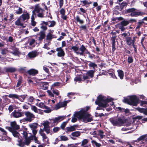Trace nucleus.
I'll use <instances>...</instances> for the list:
<instances>
[{
	"label": "nucleus",
	"instance_id": "obj_11",
	"mask_svg": "<svg viewBox=\"0 0 147 147\" xmlns=\"http://www.w3.org/2000/svg\"><path fill=\"white\" fill-rule=\"evenodd\" d=\"M29 126L32 130L33 135H36L37 131L36 129L37 127L38 124L36 123L30 124Z\"/></svg>",
	"mask_w": 147,
	"mask_h": 147
},
{
	"label": "nucleus",
	"instance_id": "obj_38",
	"mask_svg": "<svg viewBox=\"0 0 147 147\" xmlns=\"http://www.w3.org/2000/svg\"><path fill=\"white\" fill-rule=\"evenodd\" d=\"M98 135L102 139L105 136L104 134V132L102 130H98Z\"/></svg>",
	"mask_w": 147,
	"mask_h": 147
},
{
	"label": "nucleus",
	"instance_id": "obj_4",
	"mask_svg": "<svg viewBox=\"0 0 147 147\" xmlns=\"http://www.w3.org/2000/svg\"><path fill=\"white\" fill-rule=\"evenodd\" d=\"M110 121L114 126H121L126 122V119H123L120 117L117 118H111Z\"/></svg>",
	"mask_w": 147,
	"mask_h": 147
},
{
	"label": "nucleus",
	"instance_id": "obj_13",
	"mask_svg": "<svg viewBox=\"0 0 147 147\" xmlns=\"http://www.w3.org/2000/svg\"><path fill=\"white\" fill-rule=\"evenodd\" d=\"M42 125L44 126V128L43 129H40L39 132L42 137L43 139H45L46 138L45 134L44 132V131H46V122L44 121Z\"/></svg>",
	"mask_w": 147,
	"mask_h": 147
},
{
	"label": "nucleus",
	"instance_id": "obj_19",
	"mask_svg": "<svg viewBox=\"0 0 147 147\" xmlns=\"http://www.w3.org/2000/svg\"><path fill=\"white\" fill-rule=\"evenodd\" d=\"M87 62L89 63L88 65L90 69H93L95 70V69L97 67V65L94 62L90 61H86Z\"/></svg>",
	"mask_w": 147,
	"mask_h": 147
},
{
	"label": "nucleus",
	"instance_id": "obj_10",
	"mask_svg": "<svg viewBox=\"0 0 147 147\" xmlns=\"http://www.w3.org/2000/svg\"><path fill=\"white\" fill-rule=\"evenodd\" d=\"M34 11V12L36 11L38 13L37 15L38 17L42 18L44 17L45 11L40 7L39 4H37L35 6V9ZM34 13H35V12Z\"/></svg>",
	"mask_w": 147,
	"mask_h": 147
},
{
	"label": "nucleus",
	"instance_id": "obj_48",
	"mask_svg": "<svg viewBox=\"0 0 147 147\" xmlns=\"http://www.w3.org/2000/svg\"><path fill=\"white\" fill-rule=\"evenodd\" d=\"M26 96V95H25L18 96V99L21 102H23L24 100L25 99Z\"/></svg>",
	"mask_w": 147,
	"mask_h": 147
},
{
	"label": "nucleus",
	"instance_id": "obj_61",
	"mask_svg": "<svg viewBox=\"0 0 147 147\" xmlns=\"http://www.w3.org/2000/svg\"><path fill=\"white\" fill-rule=\"evenodd\" d=\"M31 109L36 113H38V110L37 107L34 106L32 105L31 106Z\"/></svg>",
	"mask_w": 147,
	"mask_h": 147
},
{
	"label": "nucleus",
	"instance_id": "obj_18",
	"mask_svg": "<svg viewBox=\"0 0 147 147\" xmlns=\"http://www.w3.org/2000/svg\"><path fill=\"white\" fill-rule=\"evenodd\" d=\"M80 50L81 52H79V54L83 55L84 54V52H87L88 50L83 45H82L80 48Z\"/></svg>",
	"mask_w": 147,
	"mask_h": 147
},
{
	"label": "nucleus",
	"instance_id": "obj_21",
	"mask_svg": "<svg viewBox=\"0 0 147 147\" xmlns=\"http://www.w3.org/2000/svg\"><path fill=\"white\" fill-rule=\"evenodd\" d=\"M125 41L127 45L129 46H131L133 44V42H135V39L132 40L131 37H129L127 38H126Z\"/></svg>",
	"mask_w": 147,
	"mask_h": 147
},
{
	"label": "nucleus",
	"instance_id": "obj_9",
	"mask_svg": "<svg viewBox=\"0 0 147 147\" xmlns=\"http://www.w3.org/2000/svg\"><path fill=\"white\" fill-rule=\"evenodd\" d=\"M129 23V22L128 20H124L118 24V26L119 28L121 31H124L126 29L125 26L128 25Z\"/></svg>",
	"mask_w": 147,
	"mask_h": 147
},
{
	"label": "nucleus",
	"instance_id": "obj_6",
	"mask_svg": "<svg viewBox=\"0 0 147 147\" xmlns=\"http://www.w3.org/2000/svg\"><path fill=\"white\" fill-rule=\"evenodd\" d=\"M136 9L134 8H129L125 10V13H131L129 16L131 17H138L142 15V13L136 11Z\"/></svg>",
	"mask_w": 147,
	"mask_h": 147
},
{
	"label": "nucleus",
	"instance_id": "obj_60",
	"mask_svg": "<svg viewBox=\"0 0 147 147\" xmlns=\"http://www.w3.org/2000/svg\"><path fill=\"white\" fill-rule=\"evenodd\" d=\"M109 75L113 78L115 79H117V78L116 76H115V73L113 72H109Z\"/></svg>",
	"mask_w": 147,
	"mask_h": 147
},
{
	"label": "nucleus",
	"instance_id": "obj_22",
	"mask_svg": "<svg viewBox=\"0 0 147 147\" xmlns=\"http://www.w3.org/2000/svg\"><path fill=\"white\" fill-rule=\"evenodd\" d=\"M76 125H74L73 126H71L70 127H67L66 128V132L67 133L68 132H71L76 130Z\"/></svg>",
	"mask_w": 147,
	"mask_h": 147
},
{
	"label": "nucleus",
	"instance_id": "obj_62",
	"mask_svg": "<svg viewBox=\"0 0 147 147\" xmlns=\"http://www.w3.org/2000/svg\"><path fill=\"white\" fill-rule=\"evenodd\" d=\"M135 42H133V44L131 45L133 47L134 49V52L136 53H137V46L135 45L134 44Z\"/></svg>",
	"mask_w": 147,
	"mask_h": 147
},
{
	"label": "nucleus",
	"instance_id": "obj_27",
	"mask_svg": "<svg viewBox=\"0 0 147 147\" xmlns=\"http://www.w3.org/2000/svg\"><path fill=\"white\" fill-rule=\"evenodd\" d=\"M40 36L38 37V40L41 41L45 37V34L44 31H40L39 34Z\"/></svg>",
	"mask_w": 147,
	"mask_h": 147
},
{
	"label": "nucleus",
	"instance_id": "obj_3",
	"mask_svg": "<svg viewBox=\"0 0 147 147\" xmlns=\"http://www.w3.org/2000/svg\"><path fill=\"white\" fill-rule=\"evenodd\" d=\"M129 98H124L123 100L124 102L130 105L136 106L138 103L139 99L136 95H131L128 96Z\"/></svg>",
	"mask_w": 147,
	"mask_h": 147
},
{
	"label": "nucleus",
	"instance_id": "obj_64",
	"mask_svg": "<svg viewBox=\"0 0 147 147\" xmlns=\"http://www.w3.org/2000/svg\"><path fill=\"white\" fill-rule=\"evenodd\" d=\"M34 99V98L31 96H30L27 99L28 101L30 102H32L33 101Z\"/></svg>",
	"mask_w": 147,
	"mask_h": 147
},
{
	"label": "nucleus",
	"instance_id": "obj_35",
	"mask_svg": "<svg viewBox=\"0 0 147 147\" xmlns=\"http://www.w3.org/2000/svg\"><path fill=\"white\" fill-rule=\"evenodd\" d=\"M79 49V48L78 47L74 46H72L71 48H70V49H73V51H74L77 54H79V51H78Z\"/></svg>",
	"mask_w": 147,
	"mask_h": 147
},
{
	"label": "nucleus",
	"instance_id": "obj_53",
	"mask_svg": "<svg viewBox=\"0 0 147 147\" xmlns=\"http://www.w3.org/2000/svg\"><path fill=\"white\" fill-rule=\"evenodd\" d=\"M21 19H18L15 22V24L17 26H22L23 24L21 23L20 20H21Z\"/></svg>",
	"mask_w": 147,
	"mask_h": 147
},
{
	"label": "nucleus",
	"instance_id": "obj_43",
	"mask_svg": "<svg viewBox=\"0 0 147 147\" xmlns=\"http://www.w3.org/2000/svg\"><path fill=\"white\" fill-rule=\"evenodd\" d=\"M82 75H79L75 77L74 79V80L76 82H80L82 81Z\"/></svg>",
	"mask_w": 147,
	"mask_h": 147
},
{
	"label": "nucleus",
	"instance_id": "obj_2",
	"mask_svg": "<svg viewBox=\"0 0 147 147\" xmlns=\"http://www.w3.org/2000/svg\"><path fill=\"white\" fill-rule=\"evenodd\" d=\"M91 116L90 114L86 113L83 109L75 112L74 115V117H77L80 119H82L84 121L87 120L88 122H90L93 120L92 117H90Z\"/></svg>",
	"mask_w": 147,
	"mask_h": 147
},
{
	"label": "nucleus",
	"instance_id": "obj_57",
	"mask_svg": "<svg viewBox=\"0 0 147 147\" xmlns=\"http://www.w3.org/2000/svg\"><path fill=\"white\" fill-rule=\"evenodd\" d=\"M127 5V4L126 2H122L120 6L121 10H122L125 6H126Z\"/></svg>",
	"mask_w": 147,
	"mask_h": 147
},
{
	"label": "nucleus",
	"instance_id": "obj_5",
	"mask_svg": "<svg viewBox=\"0 0 147 147\" xmlns=\"http://www.w3.org/2000/svg\"><path fill=\"white\" fill-rule=\"evenodd\" d=\"M21 134L23 136V137L25 140V144L28 145L30 142L31 140H33L34 141L37 140V138L35 136L36 135H33V136H30L28 137V133L26 131H22Z\"/></svg>",
	"mask_w": 147,
	"mask_h": 147
},
{
	"label": "nucleus",
	"instance_id": "obj_25",
	"mask_svg": "<svg viewBox=\"0 0 147 147\" xmlns=\"http://www.w3.org/2000/svg\"><path fill=\"white\" fill-rule=\"evenodd\" d=\"M9 131L11 132L13 136L16 138L19 137V136L20 135L19 133L16 130L12 129L10 127L9 128Z\"/></svg>",
	"mask_w": 147,
	"mask_h": 147
},
{
	"label": "nucleus",
	"instance_id": "obj_59",
	"mask_svg": "<svg viewBox=\"0 0 147 147\" xmlns=\"http://www.w3.org/2000/svg\"><path fill=\"white\" fill-rule=\"evenodd\" d=\"M91 143L92 144H94L96 147H100L101 146L100 144L97 143L96 141L94 140H92L91 141Z\"/></svg>",
	"mask_w": 147,
	"mask_h": 147
},
{
	"label": "nucleus",
	"instance_id": "obj_16",
	"mask_svg": "<svg viewBox=\"0 0 147 147\" xmlns=\"http://www.w3.org/2000/svg\"><path fill=\"white\" fill-rule=\"evenodd\" d=\"M59 12L61 15V18L63 19L64 20H66L68 17L67 15H65V9L63 8L61 9L59 11Z\"/></svg>",
	"mask_w": 147,
	"mask_h": 147
},
{
	"label": "nucleus",
	"instance_id": "obj_1",
	"mask_svg": "<svg viewBox=\"0 0 147 147\" xmlns=\"http://www.w3.org/2000/svg\"><path fill=\"white\" fill-rule=\"evenodd\" d=\"M113 99L112 98H108L105 97V96L102 95H99L97 97V100L95 102L96 105H98V107L96 108L97 110L102 109L105 110L102 108H106L107 107L109 102H111Z\"/></svg>",
	"mask_w": 147,
	"mask_h": 147
},
{
	"label": "nucleus",
	"instance_id": "obj_28",
	"mask_svg": "<svg viewBox=\"0 0 147 147\" xmlns=\"http://www.w3.org/2000/svg\"><path fill=\"white\" fill-rule=\"evenodd\" d=\"M95 72V70H91L87 71L86 73V75L88 77H90V78H92L94 77V74Z\"/></svg>",
	"mask_w": 147,
	"mask_h": 147
},
{
	"label": "nucleus",
	"instance_id": "obj_7",
	"mask_svg": "<svg viewBox=\"0 0 147 147\" xmlns=\"http://www.w3.org/2000/svg\"><path fill=\"white\" fill-rule=\"evenodd\" d=\"M7 51H9L13 55L16 56L18 55L19 54L18 49L15 47H11L9 51H7L5 49H3L1 51V54L3 55H5Z\"/></svg>",
	"mask_w": 147,
	"mask_h": 147
},
{
	"label": "nucleus",
	"instance_id": "obj_50",
	"mask_svg": "<svg viewBox=\"0 0 147 147\" xmlns=\"http://www.w3.org/2000/svg\"><path fill=\"white\" fill-rule=\"evenodd\" d=\"M61 83L59 82H55L53 84L51 85L50 86V88L51 90H52V89L54 88L53 87L56 86H59L60 85Z\"/></svg>",
	"mask_w": 147,
	"mask_h": 147
},
{
	"label": "nucleus",
	"instance_id": "obj_58",
	"mask_svg": "<svg viewBox=\"0 0 147 147\" xmlns=\"http://www.w3.org/2000/svg\"><path fill=\"white\" fill-rule=\"evenodd\" d=\"M17 8L18 9H17L16 10V13L17 14H20L22 13V8L20 7H17Z\"/></svg>",
	"mask_w": 147,
	"mask_h": 147
},
{
	"label": "nucleus",
	"instance_id": "obj_12",
	"mask_svg": "<svg viewBox=\"0 0 147 147\" xmlns=\"http://www.w3.org/2000/svg\"><path fill=\"white\" fill-rule=\"evenodd\" d=\"M35 39L32 38H29L27 43V45L30 48H32L35 46Z\"/></svg>",
	"mask_w": 147,
	"mask_h": 147
},
{
	"label": "nucleus",
	"instance_id": "obj_26",
	"mask_svg": "<svg viewBox=\"0 0 147 147\" xmlns=\"http://www.w3.org/2000/svg\"><path fill=\"white\" fill-rule=\"evenodd\" d=\"M30 18L29 14L28 13L23 14L20 17V19H22L23 21H25L28 20Z\"/></svg>",
	"mask_w": 147,
	"mask_h": 147
},
{
	"label": "nucleus",
	"instance_id": "obj_29",
	"mask_svg": "<svg viewBox=\"0 0 147 147\" xmlns=\"http://www.w3.org/2000/svg\"><path fill=\"white\" fill-rule=\"evenodd\" d=\"M33 14L31 16V25L33 26H35L36 24V22L34 21V16L35 15L34 11H32Z\"/></svg>",
	"mask_w": 147,
	"mask_h": 147
},
{
	"label": "nucleus",
	"instance_id": "obj_44",
	"mask_svg": "<svg viewBox=\"0 0 147 147\" xmlns=\"http://www.w3.org/2000/svg\"><path fill=\"white\" fill-rule=\"evenodd\" d=\"M80 134L81 133L80 131H77L72 132L71 134V135L74 137H78L80 135Z\"/></svg>",
	"mask_w": 147,
	"mask_h": 147
},
{
	"label": "nucleus",
	"instance_id": "obj_24",
	"mask_svg": "<svg viewBox=\"0 0 147 147\" xmlns=\"http://www.w3.org/2000/svg\"><path fill=\"white\" fill-rule=\"evenodd\" d=\"M11 128H10L12 129L17 130L20 128L19 125L17 124L16 121L11 122Z\"/></svg>",
	"mask_w": 147,
	"mask_h": 147
},
{
	"label": "nucleus",
	"instance_id": "obj_39",
	"mask_svg": "<svg viewBox=\"0 0 147 147\" xmlns=\"http://www.w3.org/2000/svg\"><path fill=\"white\" fill-rule=\"evenodd\" d=\"M139 21L138 22V24L136 28V30H137L140 29V27L142 26L143 24L144 23V21H141V20H139Z\"/></svg>",
	"mask_w": 147,
	"mask_h": 147
},
{
	"label": "nucleus",
	"instance_id": "obj_54",
	"mask_svg": "<svg viewBox=\"0 0 147 147\" xmlns=\"http://www.w3.org/2000/svg\"><path fill=\"white\" fill-rule=\"evenodd\" d=\"M60 137L61 141H66L69 140L67 137L64 136H61Z\"/></svg>",
	"mask_w": 147,
	"mask_h": 147
},
{
	"label": "nucleus",
	"instance_id": "obj_40",
	"mask_svg": "<svg viewBox=\"0 0 147 147\" xmlns=\"http://www.w3.org/2000/svg\"><path fill=\"white\" fill-rule=\"evenodd\" d=\"M36 105L41 108L46 109V106L45 104L43 102L37 103L36 104Z\"/></svg>",
	"mask_w": 147,
	"mask_h": 147
},
{
	"label": "nucleus",
	"instance_id": "obj_20",
	"mask_svg": "<svg viewBox=\"0 0 147 147\" xmlns=\"http://www.w3.org/2000/svg\"><path fill=\"white\" fill-rule=\"evenodd\" d=\"M13 116L15 118H19L22 116V114L21 112L16 111H14L12 113Z\"/></svg>",
	"mask_w": 147,
	"mask_h": 147
},
{
	"label": "nucleus",
	"instance_id": "obj_36",
	"mask_svg": "<svg viewBox=\"0 0 147 147\" xmlns=\"http://www.w3.org/2000/svg\"><path fill=\"white\" fill-rule=\"evenodd\" d=\"M79 11H77V13L78 14H82L83 15V13H86L87 12V10H85L83 8H80L79 9Z\"/></svg>",
	"mask_w": 147,
	"mask_h": 147
},
{
	"label": "nucleus",
	"instance_id": "obj_17",
	"mask_svg": "<svg viewBox=\"0 0 147 147\" xmlns=\"http://www.w3.org/2000/svg\"><path fill=\"white\" fill-rule=\"evenodd\" d=\"M117 37V36H113L111 37V44L112 47V51L113 52H114L116 49V48L115 47V40Z\"/></svg>",
	"mask_w": 147,
	"mask_h": 147
},
{
	"label": "nucleus",
	"instance_id": "obj_52",
	"mask_svg": "<svg viewBox=\"0 0 147 147\" xmlns=\"http://www.w3.org/2000/svg\"><path fill=\"white\" fill-rule=\"evenodd\" d=\"M127 61L129 64H130L133 62L134 59L132 56H129L128 57Z\"/></svg>",
	"mask_w": 147,
	"mask_h": 147
},
{
	"label": "nucleus",
	"instance_id": "obj_34",
	"mask_svg": "<svg viewBox=\"0 0 147 147\" xmlns=\"http://www.w3.org/2000/svg\"><path fill=\"white\" fill-rule=\"evenodd\" d=\"M5 69L6 72H14L16 70L15 68L12 67L6 68Z\"/></svg>",
	"mask_w": 147,
	"mask_h": 147
},
{
	"label": "nucleus",
	"instance_id": "obj_45",
	"mask_svg": "<svg viewBox=\"0 0 147 147\" xmlns=\"http://www.w3.org/2000/svg\"><path fill=\"white\" fill-rule=\"evenodd\" d=\"M86 54L88 55V57L91 59H93L95 57V55L93 54H91L88 51L87 52H86Z\"/></svg>",
	"mask_w": 147,
	"mask_h": 147
},
{
	"label": "nucleus",
	"instance_id": "obj_47",
	"mask_svg": "<svg viewBox=\"0 0 147 147\" xmlns=\"http://www.w3.org/2000/svg\"><path fill=\"white\" fill-rule=\"evenodd\" d=\"M146 137V136L145 135L141 136L140 137L137 139V140H136L135 142H138L140 141L144 140Z\"/></svg>",
	"mask_w": 147,
	"mask_h": 147
},
{
	"label": "nucleus",
	"instance_id": "obj_41",
	"mask_svg": "<svg viewBox=\"0 0 147 147\" xmlns=\"http://www.w3.org/2000/svg\"><path fill=\"white\" fill-rule=\"evenodd\" d=\"M18 95L16 94H9L7 96L10 98L13 99H17L18 98Z\"/></svg>",
	"mask_w": 147,
	"mask_h": 147
},
{
	"label": "nucleus",
	"instance_id": "obj_63",
	"mask_svg": "<svg viewBox=\"0 0 147 147\" xmlns=\"http://www.w3.org/2000/svg\"><path fill=\"white\" fill-rule=\"evenodd\" d=\"M143 117V116H137L134 117L133 119L134 121H136L137 119H138L139 120H140L142 119Z\"/></svg>",
	"mask_w": 147,
	"mask_h": 147
},
{
	"label": "nucleus",
	"instance_id": "obj_30",
	"mask_svg": "<svg viewBox=\"0 0 147 147\" xmlns=\"http://www.w3.org/2000/svg\"><path fill=\"white\" fill-rule=\"evenodd\" d=\"M118 75L120 79H123L124 77V72L121 69H118L117 70Z\"/></svg>",
	"mask_w": 147,
	"mask_h": 147
},
{
	"label": "nucleus",
	"instance_id": "obj_33",
	"mask_svg": "<svg viewBox=\"0 0 147 147\" xmlns=\"http://www.w3.org/2000/svg\"><path fill=\"white\" fill-rule=\"evenodd\" d=\"M82 76V81L84 82L86 80V83H88L89 82V77L87 75H84Z\"/></svg>",
	"mask_w": 147,
	"mask_h": 147
},
{
	"label": "nucleus",
	"instance_id": "obj_15",
	"mask_svg": "<svg viewBox=\"0 0 147 147\" xmlns=\"http://www.w3.org/2000/svg\"><path fill=\"white\" fill-rule=\"evenodd\" d=\"M65 119V117L64 116H59L57 117H55V119H52L51 120L53 121V123H56L57 124L59 122L62 121Z\"/></svg>",
	"mask_w": 147,
	"mask_h": 147
},
{
	"label": "nucleus",
	"instance_id": "obj_8",
	"mask_svg": "<svg viewBox=\"0 0 147 147\" xmlns=\"http://www.w3.org/2000/svg\"><path fill=\"white\" fill-rule=\"evenodd\" d=\"M24 114L26 116V117L21 120V122H24L25 120L26 121L30 122L35 118L34 115L30 112H24Z\"/></svg>",
	"mask_w": 147,
	"mask_h": 147
},
{
	"label": "nucleus",
	"instance_id": "obj_37",
	"mask_svg": "<svg viewBox=\"0 0 147 147\" xmlns=\"http://www.w3.org/2000/svg\"><path fill=\"white\" fill-rule=\"evenodd\" d=\"M76 22H79L80 24H83L84 22V21L81 19L79 16L77 15L76 17Z\"/></svg>",
	"mask_w": 147,
	"mask_h": 147
},
{
	"label": "nucleus",
	"instance_id": "obj_55",
	"mask_svg": "<svg viewBox=\"0 0 147 147\" xmlns=\"http://www.w3.org/2000/svg\"><path fill=\"white\" fill-rule=\"evenodd\" d=\"M68 122V121H66L63 122L61 125L60 126V127L63 130H64L66 126V125L67 123Z\"/></svg>",
	"mask_w": 147,
	"mask_h": 147
},
{
	"label": "nucleus",
	"instance_id": "obj_23",
	"mask_svg": "<svg viewBox=\"0 0 147 147\" xmlns=\"http://www.w3.org/2000/svg\"><path fill=\"white\" fill-rule=\"evenodd\" d=\"M38 71L37 70L32 69L28 71V73L30 75L35 76L38 73Z\"/></svg>",
	"mask_w": 147,
	"mask_h": 147
},
{
	"label": "nucleus",
	"instance_id": "obj_56",
	"mask_svg": "<svg viewBox=\"0 0 147 147\" xmlns=\"http://www.w3.org/2000/svg\"><path fill=\"white\" fill-rule=\"evenodd\" d=\"M56 37H53L52 36V35L50 33H49L47 35V40H51L53 38H56Z\"/></svg>",
	"mask_w": 147,
	"mask_h": 147
},
{
	"label": "nucleus",
	"instance_id": "obj_51",
	"mask_svg": "<svg viewBox=\"0 0 147 147\" xmlns=\"http://www.w3.org/2000/svg\"><path fill=\"white\" fill-rule=\"evenodd\" d=\"M70 101V100H65L63 102H60L61 107H65L67 105L68 102V101L69 102Z\"/></svg>",
	"mask_w": 147,
	"mask_h": 147
},
{
	"label": "nucleus",
	"instance_id": "obj_42",
	"mask_svg": "<svg viewBox=\"0 0 147 147\" xmlns=\"http://www.w3.org/2000/svg\"><path fill=\"white\" fill-rule=\"evenodd\" d=\"M51 23V24H49V22H47V26H48L49 27H53L56 24V22L54 21H49Z\"/></svg>",
	"mask_w": 147,
	"mask_h": 147
},
{
	"label": "nucleus",
	"instance_id": "obj_14",
	"mask_svg": "<svg viewBox=\"0 0 147 147\" xmlns=\"http://www.w3.org/2000/svg\"><path fill=\"white\" fill-rule=\"evenodd\" d=\"M56 51L58 52L57 56L59 57H64L65 54L64 51L61 47L57 48L56 49Z\"/></svg>",
	"mask_w": 147,
	"mask_h": 147
},
{
	"label": "nucleus",
	"instance_id": "obj_32",
	"mask_svg": "<svg viewBox=\"0 0 147 147\" xmlns=\"http://www.w3.org/2000/svg\"><path fill=\"white\" fill-rule=\"evenodd\" d=\"M138 110L141 113H143L145 115H147V108H139Z\"/></svg>",
	"mask_w": 147,
	"mask_h": 147
},
{
	"label": "nucleus",
	"instance_id": "obj_31",
	"mask_svg": "<svg viewBox=\"0 0 147 147\" xmlns=\"http://www.w3.org/2000/svg\"><path fill=\"white\" fill-rule=\"evenodd\" d=\"M89 140L87 139H84L81 142V145L83 147H87V144L88 143Z\"/></svg>",
	"mask_w": 147,
	"mask_h": 147
},
{
	"label": "nucleus",
	"instance_id": "obj_46",
	"mask_svg": "<svg viewBox=\"0 0 147 147\" xmlns=\"http://www.w3.org/2000/svg\"><path fill=\"white\" fill-rule=\"evenodd\" d=\"M37 55L36 53L34 52L29 53L28 54L29 57L30 58L35 57L37 56Z\"/></svg>",
	"mask_w": 147,
	"mask_h": 147
},
{
	"label": "nucleus",
	"instance_id": "obj_49",
	"mask_svg": "<svg viewBox=\"0 0 147 147\" xmlns=\"http://www.w3.org/2000/svg\"><path fill=\"white\" fill-rule=\"evenodd\" d=\"M41 28L42 29L43 31L46 30V22L44 21H43L41 24L40 26Z\"/></svg>",
	"mask_w": 147,
	"mask_h": 147
}]
</instances>
